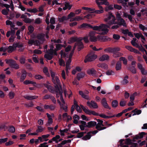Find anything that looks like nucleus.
Wrapping results in <instances>:
<instances>
[{"mask_svg": "<svg viewBox=\"0 0 147 147\" xmlns=\"http://www.w3.org/2000/svg\"><path fill=\"white\" fill-rule=\"evenodd\" d=\"M8 130L11 133H14L15 131V128L13 126H11L9 127Z\"/></svg>", "mask_w": 147, "mask_h": 147, "instance_id": "obj_55", "label": "nucleus"}, {"mask_svg": "<svg viewBox=\"0 0 147 147\" xmlns=\"http://www.w3.org/2000/svg\"><path fill=\"white\" fill-rule=\"evenodd\" d=\"M45 36V35L44 34H40L37 35V38L38 39L40 40H41L43 42L45 40V39L44 38Z\"/></svg>", "mask_w": 147, "mask_h": 147, "instance_id": "obj_31", "label": "nucleus"}, {"mask_svg": "<svg viewBox=\"0 0 147 147\" xmlns=\"http://www.w3.org/2000/svg\"><path fill=\"white\" fill-rule=\"evenodd\" d=\"M98 7L100 9H95L94 13L96 14H100L103 13L104 11V8L102 7V6H99Z\"/></svg>", "mask_w": 147, "mask_h": 147, "instance_id": "obj_23", "label": "nucleus"}, {"mask_svg": "<svg viewBox=\"0 0 147 147\" xmlns=\"http://www.w3.org/2000/svg\"><path fill=\"white\" fill-rule=\"evenodd\" d=\"M64 6L65 7L63 8V9L64 10H65L67 9L70 10L72 6V5L69 4V3H65Z\"/></svg>", "mask_w": 147, "mask_h": 147, "instance_id": "obj_25", "label": "nucleus"}, {"mask_svg": "<svg viewBox=\"0 0 147 147\" xmlns=\"http://www.w3.org/2000/svg\"><path fill=\"white\" fill-rule=\"evenodd\" d=\"M43 42L40 40L39 41L38 40H36L34 41V45H35L38 46L40 45Z\"/></svg>", "mask_w": 147, "mask_h": 147, "instance_id": "obj_62", "label": "nucleus"}, {"mask_svg": "<svg viewBox=\"0 0 147 147\" xmlns=\"http://www.w3.org/2000/svg\"><path fill=\"white\" fill-rule=\"evenodd\" d=\"M80 106L82 109L86 113L89 115L91 114L95 115H97V114L94 111H90L88 109L87 107H84L82 105H81Z\"/></svg>", "mask_w": 147, "mask_h": 147, "instance_id": "obj_8", "label": "nucleus"}, {"mask_svg": "<svg viewBox=\"0 0 147 147\" xmlns=\"http://www.w3.org/2000/svg\"><path fill=\"white\" fill-rule=\"evenodd\" d=\"M125 48L127 50H129V51L131 52H134V53L138 54H140V52L138 51L137 50H136L134 48H133L129 46H126L125 47Z\"/></svg>", "mask_w": 147, "mask_h": 147, "instance_id": "obj_15", "label": "nucleus"}, {"mask_svg": "<svg viewBox=\"0 0 147 147\" xmlns=\"http://www.w3.org/2000/svg\"><path fill=\"white\" fill-rule=\"evenodd\" d=\"M49 52L50 53V54L52 55H53V54L56 55H57V53L55 49V50H54L53 49H50Z\"/></svg>", "mask_w": 147, "mask_h": 147, "instance_id": "obj_47", "label": "nucleus"}, {"mask_svg": "<svg viewBox=\"0 0 147 147\" xmlns=\"http://www.w3.org/2000/svg\"><path fill=\"white\" fill-rule=\"evenodd\" d=\"M98 66L105 69H107L108 67V65L105 63L98 64Z\"/></svg>", "mask_w": 147, "mask_h": 147, "instance_id": "obj_37", "label": "nucleus"}, {"mask_svg": "<svg viewBox=\"0 0 147 147\" xmlns=\"http://www.w3.org/2000/svg\"><path fill=\"white\" fill-rule=\"evenodd\" d=\"M5 61L6 63L9 64V66L12 68L15 69H18L19 68V65L13 60L6 59L5 60Z\"/></svg>", "mask_w": 147, "mask_h": 147, "instance_id": "obj_5", "label": "nucleus"}, {"mask_svg": "<svg viewBox=\"0 0 147 147\" xmlns=\"http://www.w3.org/2000/svg\"><path fill=\"white\" fill-rule=\"evenodd\" d=\"M34 20L33 19H31L28 18H27L25 19H24V21L27 23H29L31 22Z\"/></svg>", "mask_w": 147, "mask_h": 147, "instance_id": "obj_56", "label": "nucleus"}, {"mask_svg": "<svg viewBox=\"0 0 147 147\" xmlns=\"http://www.w3.org/2000/svg\"><path fill=\"white\" fill-rule=\"evenodd\" d=\"M46 115H47V117L48 118V120L47 123L46 124V125L47 126L50 125L53 123V120L51 118V115L48 113H47Z\"/></svg>", "mask_w": 147, "mask_h": 147, "instance_id": "obj_19", "label": "nucleus"}, {"mask_svg": "<svg viewBox=\"0 0 147 147\" xmlns=\"http://www.w3.org/2000/svg\"><path fill=\"white\" fill-rule=\"evenodd\" d=\"M108 0H96V2L98 7L101 6L100 5L104 4L106 5H109V3L107 1Z\"/></svg>", "mask_w": 147, "mask_h": 147, "instance_id": "obj_11", "label": "nucleus"}, {"mask_svg": "<svg viewBox=\"0 0 147 147\" xmlns=\"http://www.w3.org/2000/svg\"><path fill=\"white\" fill-rule=\"evenodd\" d=\"M73 53L74 51H72L69 54L68 59L66 61L65 70L67 74L68 73V70L70 69L69 65L71 61V58Z\"/></svg>", "mask_w": 147, "mask_h": 147, "instance_id": "obj_7", "label": "nucleus"}, {"mask_svg": "<svg viewBox=\"0 0 147 147\" xmlns=\"http://www.w3.org/2000/svg\"><path fill=\"white\" fill-rule=\"evenodd\" d=\"M92 28L93 27L90 24L87 23H83L78 26L79 29H84L87 28Z\"/></svg>", "mask_w": 147, "mask_h": 147, "instance_id": "obj_16", "label": "nucleus"}, {"mask_svg": "<svg viewBox=\"0 0 147 147\" xmlns=\"http://www.w3.org/2000/svg\"><path fill=\"white\" fill-rule=\"evenodd\" d=\"M79 93L80 94L81 96L82 97L86 99H89V97L88 95L84 94L83 92L81 91H79Z\"/></svg>", "mask_w": 147, "mask_h": 147, "instance_id": "obj_32", "label": "nucleus"}, {"mask_svg": "<svg viewBox=\"0 0 147 147\" xmlns=\"http://www.w3.org/2000/svg\"><path fill=\"white\" fill-rule=\"evenodd\" d=\"M116 24H117L119 26H123L125 27L127 26V24L125 21L121 17L117 18V22Z\"/></svg>", "mask_w": 147, "mask_h": 147, "instance_id": "obj_12", "label": "nucleus"}, {"mask_svg": "<svg viewBox=\"0 0 147 147\" xmlns=\"http://www.w3.org/2000/svg\"><path fill=\"white\" fill-rule=\"evenodd\" d=\"M20 61L21 64H24L25 62V58L24 57H21L20 59Z\"/></svg>", "mask_w": 147, "mask_h": 147, "instance_id": "obj_63", "label": "nucleus"}, {"mask_svg": "<svg viewBox=\"0 0 147 147\" xmlns=\"http://www.w3.org/2000/svg\"><path fill=\"white\" fill-rule=\"evenodd\" d=\"M96 125V122L94 121H91L88 123L87 127H90L95 126Z\"/></svg>", "mask_w": 147, "mask_h": 147, "instance_id": "obj_30", "label": "nucleus"}, {"mask_svg": "<svg viewBox=\"0 0 147 147\" xmlns=\"http://www.w3.org/2000/svg\"><path fill=\"white\" fill-rule=\"evenodd\" d=\"M29 32L28 34H31L32 32L34 30V28L31 25L29 26L28 27Z\"/></svg>", "mask_w": 147, "mask_h": 147, "instance_id": "obj_48", "label": "nucleus"}, {"mask_svg": "<svg viewBox=\"0 0 147 147\" xmlns=\"http://www.w3.org/2000/svg\"><path fill=\"white\" fill-rule=\"evenodd\" d=\"M52 81L55 85V87L56 91V97L58 98L59 97V94L61 92L63 93L61 86L58 77L56 76L54 79H52Z\"/></svg>", "mask_w": 147, "mask_h": 147, "instance_id": "obj_2", "label": "nucleus"}, {"mask_svg": "<svg viewBox=\"0 0 147 147\" xmlns=\"http://www.w3.org/2000/svg\"><path fill=\"white\" fill-rule=\"evenodd\" d=\"M74 119L73 123L76 124H77L78 123V120L80 119V117L76 115H75L73 117Z\"/></svg>", "mask_w": 147, "mask_h": 147, "instance_id": "obj_26", "label": "nucleus"}, {"mask_svg": "<svg viewBox=\"0 0 147 147\" xmlns=\"http://www.w3.org/2000/svg\"><path fill=\"white\" fill-rule=\"evenodd\" d=\"M15 47V46H14V45L13 44L12 46H9L8 47H7V52L9 53H11L14 50V47Z\"/></svg>", "mask_w": 147, "mask_h": 147, "instance_id": "obj_24", "label": "nucleus"}, {"mask_svg": "<svg viewBox=\"0 0 147 147\" xmlns=\"http://www.w3.org/2000/svg\"><path fill=\"white\" fill-rule=\"evenodd\" d=\"M95 33L94 32H89L88 36L89 37V40L91 42H95L98 40L97 36H95Z\"/></svg>", "mask_w": 147, "mask_h": 147, "instance_id": "obj_10", "label": "nucleus"}, {"mask_svg": "<svg viewBox=\"0 0 147 147\" xmlns=\"http://www.w3.org/2000/svg\"><path fill=\"white\" fill-rule=\"evenodd\" d=\"M59 97H60V100L61 101L62 103H61L59 100V99L57 100V101L59 104L61 108V109H63L65 112H67V105H65V101L63 99L62 93L61 92L59 94Z\"/></svg>", "mask_w": 147, "mask_h": 147, "instance_id": "obj_4", "label": "nucleus"}, {"mask_svg": "<svg viewBox=\"0 0 147 147\" xmlns=\"http://www.w3.org/2000/svg\"><path fill=\"white\" fill-rule=\"evenodd\" d=\"M90 132L88 133L87 135L84 136L82 138V139L84 140H86L89 139L91 137Z\"/></svg>", "mask_w": 147, "mask_h": 147, "instance_id": "obj_34", "label": "nucleus"}, {"mask_svg": "<svg viewBox=\"0 0 147 147\" xmlns=\"http://www.w3.org/2000/svg\"><path fill=\"white\" fill-rule=\"evenodd\" d=\"M97 121L98 123L97 124H96V128L98 130H101L106 129L105 127H101V126H103L104 125L102 124L103 121L99 119H97Z\"/></svg>", "mask_w": 147, "mask_h": 147, "instance_id": "obj_9", "label": "nucleus"}, {"mask_svg": "<svg viewBox=\"0 0 147 147\" xmlns=\"http://www.w3.org/2000/svg\"><path fill=\"white\" fill-rule=\"evenodd\" d=\"M132 142L131 140L129 139H127L125 140V143L126 144L132 145V143H134Z\"/></svg>", "mask_w": 147, "mask_h": 147, "instance_id": "obj_59", "label": "nucleus"}, {"mask_svg": "<svg viewBox=\"0 0 147 147\" xmlns=\"http://www.w3.org/2000/svg\"><path fill=\"white\" fill-rule=\"evenodd\" d=\"M90 107H92L93 108L97 109L98 108V106L96 103L93 101L90 102Z\"/></svg>", "mask_w": 147, "mask_h": 147, "instance_id": "obj_33", "label": "nucleus"}, {"mask_svg": "<svg viewBox=\"0 0 147 147\" xmlns=\"http://www.w3.org/2000/svg\"><path fill=\"white\" fill-rule=\"evenodd\" d=\"M119 59L120 61H123V63L124 65H126L127 63V59L124 57H121Z\"/></svg>", "mask_w": 147, "mask_h": 147, "instance_id": "obj_53", "label": "nucleus"}, {"mask_svg": "<svg viewBox=\"0 0 147 147\" xmlns=\"http://www.w3.org/2000/svg\"><path fill=\"white\" fill-rule=\"evenodd\" d=\"M128 77L127 76H126L124 78V79L122 81L121 83L123 85H125L128 83L129 82L127 80Z\"/></svg>", "mask_w": 147, "mask_h": 147, "instance_id": "obj_39", "label": "nucleus"}, {"mask_svg": "<svg viewBox=\"0 0 147 147\" xmlns=\"http://www.w3.org/2000/svg\"><path fill=\"white\" fill-rule=\"evenodd\" d=\"M113 57H119L123 55V54L120 52L113 53Z\"/></svg>", "mask_w": 147, "mask_h": 147, "instance_id": "obj_38", "label": "nucleus"}, {"mask_svg": "<svg viewBox=\"0 0 147 147\" xmlns=\"http://www.w3.org/2000/svg\"><path fill=\"white\" fill-rule=\"evenodd\" d=\"M37 128L36 130V132L37 133L41 132L44 130V128L38 125Z\"/></svg>", "mask_w": 147, "mask_h": 147, "instance_id": "obj_42", "label": "nucleus"}, {"mask_svg": "<svg viewBox=\"0 0 147 147\" xmlns=\"http://www.w3.org/2000/svg\"><path fill=\"white\" fill-rule=\"evenodd\" d=\"M138 68L140 70L142 74L143 75H146L147 74V71H145V72H144L143 71L144 70V67H143L142 65L140 63L138 64Z\"/></svg>", "mask_w": 147, "mask_h": 147, "instance_id": "obj_21", "label": "nucleus"}, {"mask_svg": "<svg viewBox=\"0 0 147 147\" xmlns=\"http://www.w3.org/2000/svg\"><path fill=\"white\" fill-rule=\"evenodd\" d=\"M68 20V18L65 16H63L60 18H58V20L60 22H63L64 21L67 20Z\"/></svg>", "mask_w": 147, "mask_h": 147, "instance_id": "obj_44", "label": "nucleus"}, {"mask_svg": "<svg viewBox=\"0 0 147 147\" xmlns=\"http://www.w3.org/2000/svg\"><path fill=\"white\" fill-rule=\"evenodd\" d=\"M63 46L60 44H56V51L58 50H60L61 48Z\"/></svg>", "mask_w": 147, "mask_h": 147, "instance_id": "obj_52", "label": "nucleus"}, {"mask_svg": "<svg viewBox=\"0 0 147 147\" xmlns=\"http://www.w3.org/2000/svg\"><path fill=\"white\" fill-rule=\"evenodd\" d=\"M136 38H133V40L131 41V43L133 46L138 47V45L136 42Z\"/></svg>", "mask_w": 147, "mask_h": 147, "instance_id": "obj_45", "label": "nucleus"}, {"mask_svg": "<svg viewBox=\"0 0 147 147\" xmlns=\"http://www.w3.org/2000/svg\"><path fill=\"white\" fill-rule=\"evenodd\" d=\"M26 76V72L24 70L22 71V74L20 78V81L22 82L24 80Z\"/></svg>", "mask_w": 147, "mask_h": 147, "instance_id": "obj_28", "label": "nucleus"}, {"mask_svg": "<svg viewBox=\"0 0 147 147\" xmlns=\"http://www.w3.org/2000/svg\"><path fill=\"white\" fill-rule=\"evenodd\" d=\"M44 72L48 76H50V74L48 72V69L47 67H45L43 69Z\"/></svg>", "mask_w": 147, "mask_h": 147, "instance_id": "obj_54", "label": "nucleus"}, {"mask_svg": "<svg viewBox=\"0 0 147 147\" xmlns=\"http://www.w3.org/2000/svg\"><path fill=\"white\" fill-rule=\"evenodd\" d=\"M8 95L9 98L11 99H12L14 98L15 94L13 92L11 91L9 93Z\"/></svg>", "mask_w": 147, "mask_h": 147, "instance_id": "obj_50", "label": "nucleus"}, {"mask_svg": "<svg viewBox=\"0 0 147 147\" xmlns=\"http://www.w3.org/2000/svg\"><path fill=\"white\" fill-rule=\"evenodd\" d=\"M116 19L114 16L111 13H109L106 15V17L104 20L109 25L116 24L117 22L115 21Z\"/></svg>", "mask_w": 147, "mask_h": 147, "instance_id": "obj_3", "label": "nucleus"}, {"mask_svg": "<svg viewBox=\"0 0 147 147\" xmlns=\"http://www.w3.org/2000/svg\"><path fill=\"white\" fill-rule=\"evenodd\" d=\"M77 46H78V51H80V50L82 49L84 47L83 44L81 42V41H78L76 43L72 51H73L74 52L76 48V47Z\"/></svg>", "mask_w": 147, "mask_h": 147, "instance_id": "obj_13", "label": "nucleus"}, {"mask_svg": "<svg viewBox=\"0 0 147 147\" xmlns=\"http://www.w3.org/2000/svg\"><path fill=\"white\" fill-rule=\"evenodd\" d=\"M82 40L83 38L81 37H74L70 38L69 40V41L70 43H72L75 42H77L78 41H82Z\"/></svg>", "mask_w": 147, "mask_h": 147, "instance_id": "obj_18", "label": "nucleus"}, {"mask_svg": "<svg viewBox=\"0 0 147 147\" xmlns=\"http://www.w3.org/2000/svg\"><path fill=\"white\" fill-rule=\"evenodd\" d=\"M24 84H32L34 86L37 87H39L40 85L39 84H37L36 82L29 80H26L24 82Z\"/></svg>", "mask_w": 147, "mask_h": 147, "instance_id": "obj_17", "label": "nucleus"}, {"mask_svg": "<svg viewBox=\"0 0 147 147\" xmlns=\"http://www.w3.org/2000/svg\"><path fill=\"white\" fill-rule=\"evenodd\" d=\"M101 103L103 106L105 108L107 109H110V108L108 106L107 102V100L105 98H103L101 101Z\"/></svg>", "mask_w": 147, "mask_h": 147, "instance_id": "obj_20", "label": "nucleus"}, {"mask_svg": "<svg viewBox=\"0 0 147 147\" xmlns=\"http://www.w3.org/2000/svg\"><path fill=\"white\" fill-rule=\"evenodd\" d=\"M75 16V13L73 12H70L68 15L67 18L68 19H70L71 18L74 17Z\"/></svg>", "mask_w": 147, "mask_h": 147, "instance_id": "obj_51", "label": "nucleus"}, {"mask_svg": "<svg viewBox=\"0 0 147 147\" xmlns=\"http://www.w3.org/2000/svg\"><path fill=\"white\" fill-rule=\"evenodd\" d=\"M60 54L61 57L64 58L67 56V53L63 50H61L60 52Z\"/></svg>", "mask_w": 147, "mask_h": 147, "instance_id": "obj_40", "label": "nucleus"}, {"mask_svg": "<svg viewBox=\"0 0 147 147\" xmlns=\"http://www.w3.org/2000/svg\"><path fill=\"white\" fill-rule=\"evenodd\" d=\"M110 57L108 55L104 54L100 57L99 60L100 61H108Z\"/></svg>", "mask_w": 147, "mask_h": 147, "instance_id": "obj_14", "label": "nucleus"}, {"mask_svg": "<svg viewBox=\"0 0 147 147\" xmlns=\"http://www.w3.org/2000/svg\"><path fill=\"white\" fill-rule=\"evenodd\" d=\"M104 51L105 53H113V48L110 47L108 48L105 49L104 50Z\"/></svg>", "mask_w": 147, "mask_h": 147, "instance_id": "obj_41", "label": "nucleus"}, {"mask_svg": "<svg viewBox=\"0 0 147 147\" xmlns=\"http://www.w3.org/2000/svg\"><path fill=\"white\" fill-rule=\"evenodd\" d=\"M53 55L50 54H46L45 55V57L48 60H51L53 57Z\"/></svg>", "mask_w": 147, "mask_h": 147, "instance_id": "obj_46", "label": "nucleus"}, {"mask_svg": "<svg viewBox=\"0 0 147 147\" xmlns=\"http://www.w3.org/2000/svg\"><path fill=\"white\" fill-rule=\"evenodd\" d=\"M118 103L117 100H114L112 102V106L113 107H116L118 105Z\"/></svg>", "mask_w": 147, "mask_h": 147, "instance_id": "obj_57", "label": "nucleus"}, {"mask_svg": "<svg viewBox=\"0 0 147 147\" xmlns=\"http://www.w3.org/2000/svg\"><path fill=\"white\" fill-rule=\"evenodd\" d=\"M109 27V25L102 24L98 26H96L93 27L92 29L94 30H97L99 32L100 34L105 35L108 33L109 30L107 28Z\"/></svg>", "mask_w": 147, "mask_h": 147, "instance_id": "obj_1", "label": "nucleus"}, {"mask_svg": "<svg viewBox=\"0 0 147 147\" xmlns=\"http://www.w3.org/2000/svg\"><path fill=\"white\" fill-rule=\"evenodd\" d=\"M97 57V55H96L89 54L86 57L84 60L85 63L92 61Z\"/></svg>", "mask_w": 147, "mask_h": 147, "instance_id": "obj_6", "label": "nucleus"}, {"mask_svg": "<svg viewBox=\"0 0 147 147\" xmlns=\"http://www.w3.org/2000/svg\"><path fill=\"white\" fill-rule=\"evenodd\" d=\"M121 63L119 62H118L116 65L115 69L116 70H119L121 69Z\"/></svg>", "mask_w": 147, "mask_h": 147, "instance_id": "obj_35", "label": "nucleus"}, {"mask_svg": "<svg viewBox=\"0 0 147 147\" xmlns=\"http://www.w3.org/2000/svg\"><path fill=\"white\" fill-rule=\"evenodd\" d=\"M98 39L102 42H104L107 40V38L105 36H97Z\"/></svg>", "mask_w": 147, "mask_h": 147, "instance_id": "obj_27", "label": "nucleus"}, {"mask_svg": "<svg viewBox=\"0 0 147 147\" xmlns=\"http://www.w3.org/2000/svg\"><path fill=\"white\" fill-rule=\"evenodd\" d=\"M6 25H9L12 28H13L15 26V25L13 24L11 22L8 20L6 21Z\"/></svg>", "mask_w": 147, "mask_h": 147, "instance_id": "obj_49", "label": "nucleus"}, {"mask_svg": "<svg viewBox=\"0 0 147 147\" xmlns=\"http://www.w3.org/2000/svg\"><path fill=\"white\" fill-rule=\"evenodd\" d=\"M135 36L138 39H139L140 38H141L143 35L141 33H135L134 34Z\"/></svg>", "mask_w": 147, "mask_h": 147, "instance_id": "obj_60", "label": "nucleus"}, {"mask_svg": "<svg viewBox=\"0 0 147 147\" xmlns=\"http://www.w3.org/2000/svg\"><path fill=\"white\" fill-rule=\"evenodd\" d=\"M47 142H44L40 144L38 147H48V145H47Z\"/></svg>", "mask_w": 147, "mask_h": 147, "instance_id": "obj_64", "label": "nucleus"}, {"mask_svg": "<svg viewBox=\"0 0 147 147\" xmlns=\"http://www.w3.org/2000/svg\"><path fill=\"white\" fill-rule=\"evenodd\" d=\"M24 97L26 99L28 100H32L34 99H35L38 98V96H24Z\"/></svg>", "mask_w": 147, "mask_h": 147, "instance_id": "obj_29", "label": "nucleus"}, {"mask_svg": "<svg viewBox=\"0 0 147 147\" xmlns=\"http://www.w3.org/2000/svg\"><path fill=\"white\" fill-rule=\"evenodd\" d=\"M85 75V74L84 73H80L78 74L77 75V78L78 80H80V79L84 78Z\"/></svg>", "mask_w": 147, "mask_h": 147, "instance_id": "obj_36", "label": "nucleus"}, {"mask_svg": "<svg viewBox=\"0 0 147 147\" xmlns=\"http://www.w3.org/2000/svg\"><path fill=\"white\" fill-rule=\"evenodd\" d=\"M86 133V132H81L78 133L77 135V137L80 138L83 136L84 134Z\"/></svg>", "mask_w": 147, "mask_h": 147, "instance_id": "obj_61", "label": "nucleus"}, {"mask_svg": "<svg viewBox=\"0 0 147 147\" xmlns=\"http://www.w3.org/2000/svg\"><path fill=\"white\" fill-rule=\"evenodd\" d=\"M49 134H47L46 135H43L42 136L43 138V140H44V141H47L48 140V139H47L49 137Z\"/></svg>", "mask_w": 147, "mask_h": 147, "instance_id": "obj_58", "label": "nucleus"}, {"mask_svg": "<svg viewBox=\"0 0 147 147\" xmlns=\"http://www.w3.org/2000/svg\"><path fill=\"white\" fill-rule=\"evenodd\" d=\"M87 73L89 75L92 76H95L96 74V71L93 69L92 68L89 69L87 70Z\"/></svg>", "mask_w": 147, "mask_h": 147, "instance_id": "obj_22", "label": "nucleus"}, {"mask_svg": "<svg viewBox=\"0 0 147 147\" xmlns=\"http://www.w3.org/2000/svg\"><path fill=\"white\" fill-rule=\"evenodd\" d=\"M17 1L19 3L18 8L20 9L22 11H24L25 10V8L22 5L20 0H17Z\"/></svg>", "mask_w": 147, "mask_h": 147, "instance_id": "obj_43", "label": "nucleus"}]
</instances>
